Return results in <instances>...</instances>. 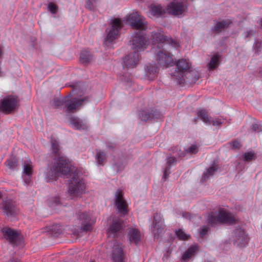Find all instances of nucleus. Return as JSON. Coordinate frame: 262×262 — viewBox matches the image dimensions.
Returning <instances> with one entry per match:
<instances>
[{
  "label": "nucleus",
  "instance_id": "obj_40",
  "mask_svg": "<svg viewBox=\"0 0 262 262\" xmlns=\"http://www.w3.org/2000/svg\"><path fill=\"white\" fill-rule=\"evenodd\" d=\"M6 166L10 169L13 170L16 165V160L15 157L10 158L5 163Z\"/></svg>",
  "mask_w": 262,
  "mask_h": 262
},
{
  "label": "nucleus",
  "instance_id": "obj_3",
  "mask_svg": "<svg viewBox=\"0 0 262 262\" xmlns=\"http://www.w3.org/2000/svg\"><path fill=\"white\" fill-rule=\"evenodd\" d=\"M208 222L212 226L217 224H225L230 225L236 223L237 219L226 209L220 207L217 210L216 215L214 212H211L209 214Z\"/></svg>",
  "mask_w": 262,
  "mask_h": 262
},
{
  "label": "nucleus",
  "instance_id": "obj_20",
  "mask_svg": "<svg viewBox=\"0 0 262 262\" xmlns=\"http://www.w3.org/2000/svg\"><path fill=\"white\" fill-rule=\"evenodd\" d=\"M160 113L156 111L151 110V111H143L140 114V118L142 120L147 121L154 119L160 118Z\"/></svg>",
  "mask_w": 262,
  "mask_h": 262
},
{
  "label": "nucleus",
  "instance_id": "obj_24",
  "mask_svg": "<svg viewBox=\"0 0 262 262\" xmlns=\"http://www.w3.org/2000/svg\"><path fill=\"white\" fill-rule=\"evenodd\" d=\"M166 13V10L161 5H153L150 8L149 13L154 17H159Z\"/></svg>",
  "mask_w": 262,
  "mask_h": 262
},
{
  "label": "nucleus",
  "instance_id": "obj_54",
  "mask_svg": "<svg viewBox=\"0 0 262 262\" xmlns=\"http://www.w3.org/2000/svg\"><path fill=\"white\" fill-rule=\"evenodd\" d=\"M197 121H198V119H194V122L195 123H196Z\"/></svg>",
  "mask_w": 262,
  "mask_h": 262
},
{
  "label": "nucleus",
  "instance_id": "obj_36",
  "mask_svg": "<svg viewBox=\"0 0 262 262\" xmlns=\"http://www.w3.org/2000/svg\"><path fill=\"white\" fill-rule=\"evenodd\" d=\"M96 158L98 163L99 165H103L106 160V156L104 152L99 151L97 152Z\"/></svg>",
  "mask_w": 262,
  "mask_h": 262
},
{
  "label": "nucleus",
  "instance_id": "obj_47",
  "mask_svg": "<svg viewBox=\"0 0 262 262\" xmlns=\"http://www.w3.org/2000/svg\"><path fill=\"white\" fill-rule=\"evenodd\" d=\"M208 227L206 226H203L200 231V235L201 237H203L206 235L207 232H208Z\"/></svg>",
  "mask_w": 262,
  "mask_h": 262
},
{
  "label": "nucleus",
  "instance_id": "obj_23",
  "mask_svg": "<svg viewBox=\"0 0 262 262\" xmlns=\"http://www.w3.org/2000/svg\"><path fill=\"white\" fill-rule=\"evenodd\" d=\"M123 222L120 220L114 221L110 226L108 229L109 235L111 234L115 235L122 229Z\"/></svg>",
  "mask_w": 262,
  "mask_h": 262
},
{
  "label": "nucleus",
  "instance_id": "obj_19",
  "mask_svg": "<svg viewBox=\"0 0 262 262\" xmlns=\"http://www.w3.org/2000/svg\"><path fill=\"white\" fill-rule=\"evenodd\" d=\"M112 259L114 262H123L124 255L122 246L119 244L115 245L113 248Z\"/></svg>",
  "mask_w": 262,
  "mask_h": 262
},
{
  "label": "nucleus",
  "instance_id": "obj_14",
  "mask_svg": "<svg viewBox=\"0 0 262 262\" xmlns=\"http://www.w3.org/2000/svg\"><path fill=\"white\" fill-rule=\"evenodd\" d=\"M140 59L138 52L134 51L125 57L124 65L128 68H134L139 63Z\"/></svg>",
  "mask_w": 262,
  "mask_h": 262
},
{
  "label": "nucleus",
  "instance_id": "obj_17",
  "mask_svg": "<svg viewBox=\"0 0 262 262\" xmlns=\"http://www.w3.org/2000/svg\"><path fill=\"white\" fill-rule=\"evenodd\" d=\"M153 232L155 236H159L164 230V226L160 214L156 213L154 215Z\"/></svg>",
  "mask_w": 262,
  "mask_h": 262
},
{
  "label": "nucleus",
  "instance_id": "obj_43",
  "mask_svg": "<svg viewBox=\"0 0 262 262\" xmlns=\"http://www.w3.org/2000/svg\"><path fill=\"white\" fill-rule=\"evenodd\" d=\"M97 0H86L85 7L86 9L93 10L95 9L94 3Z\"/></svg>",
  "mask_w": 262,
  "mask_h": 262
},
{
  "label": "nucleus",
  "instance_id": "obj_37",
  "mask_svg": "<svg viewBox=\"0 0 262 262\" xmlns=\"http://www.w3.org/2000/svg\"><path fill=\"white\" fill-rule=\"evenodd\" d=\"M176 234L179 239L182 241L188 240L190 238V235L186 234L182 229H178L176 231Z\"/></svg>",
  "mask_w": 262,
  "mask_h": 262
},
{
  "label": "nucleus",
  "instance_id": "obj_45",
  "mask_svg": "<svg viewBox=\"0 0 262 262\" xmlns=\"http://www.w3.org/2000/svg\"><path fill=\"white\" fill-rule=\"evenodd\" d=\"M59 204V197H55L52 198L49 201V205L51 207H53Z\"/></svg>",
  "mask_w": 262,
  "mask_h": 262
},
{
  "label": "nucleus",
  "instance_id": "obj_11",
  "mask_svg": "<svg viewBox=\"0 0 262 262\" xmlns=\"http://www.w3.org/2000/svg\"><path fill=\"white\" fill-rule=\"evenodd\" d=\"M123 191L121 190H118L116 193L115 204L118 211L123 214H128V205L126 202L123 199Z\"/></svg>",
  "mask_w": 262,
  "mask_h": 262
},
{
  "label": "nucleus",
  "instance_id": "obj_38",
  "mask_svg": "<svg viewBox=\"0 0 262 262\" xmlns=\"http://www.w3.org/2000/svg\"><path fill=\"white\" fill-rule=\"evenodd\" d=\"M67 102V98H65L64 99L56 98L54 99L52 103V106L53 108H55L62 105L64 103Z\"/></svg>",
  "mask_w": 262,
  "mask_h": 262
},
{
  "label": "nucleus",
  "instance_id": "obj_44",
  "mask_svg": "<svg viewBox=\"0 0 262 262\" xmlns=\"http://www.w3.org/2000/svg\"><path fill=\"white\" fill-rule=\"evenodd\" d=\"M24 182L27 185H31L32 183V174H23L22 175Z\"/></svg>",
  "mask_w": 262,
  "mask_h": 262
},
{
  "label": "nucleus",
  "instance_id": "obj_6",
  "mask_svg": "<svg viewBox=\"0 0 262 262\" xmlns=\"http://www.w3.org/2000/svg\"><path fill=\"white\" fill-rule=\"evenodd\" d=\"M151 40L153 44L157 45V47L159 49L161 48L163 43L168 44L176 48L179 47V42L176 39L164 35L162 31L153 32Z\"/></svg>",
  "mask_w": 262,
  "mask_h": 262
},
{
  "label": "nucleus",
  "instance_id": "obj_15",
  "mask_svg": "<svg viewBox=\"0 0 262 262\" xmlns=\"http://www.w3.org/2000/svg\"><path fill=\"white\" fill-rule=\"evenodd\" d=\"M1 232L3 238L11 245H15L16 243V230L6 227L3 228Z\"/></svg>",
  "mask_w": 262,
  "mask_h": 262
},
{
  "label": "nucleus",
  "instance_id": "obj_13",
  "mask_svg": "<svg viewBox=\"0 0 262 262\" xmlns=\"http://www.w3.org/2000/svg\"><path fill=\"white\" fill-rule=\"evenodd\" d=\"M67 102L65 105L66 111L69 113H73L82 105V102L88 101V97H84L79 99L74 98L70 101L67 98Z\"/></svg>",
  "mask_w": 262,
  "mask_h": 262
},
{
  "label": "nucleus",
  "instance_id": "obj_32",
  "mask_svg": "<svg viewBox=\"0 0 262 262\" xmlns=\"http://www.w3.org/2000/svg\"><path fill=\"white\" fill-rule=\"evenodd\" d=\"M92 59V55L86 50L82 51L80 56V61L83 64L88 63Z\"/></svg>",
  "mask_w": 262,
  "mask_h": 262
},
{
  "label": "nucleus",
  "instance_id": "obj_33",
  "mask_svg": "<svg viewBox=\"0 0 262 262\" xmlns=\"http://www.w3.org/2000/svg\"><path fill=\"white\" fill-rule=\"evenodd\" d=\"M216 170V168H215L214 166H210L209 168H208L207 170V171L203 173L201 178V181H205L209 177V176H212Z\"/></svg>",
  "mask_w": 262,
  "mask_h": 262
},
{
  "label": "nucleus",
  "instance_id": "obj_55",
  "mask_svg": "<svg viewBox=\"0 0 262 262\" xmlns=\"http://www.w3.org/2000/svg\"><path fill=\"white\" fill-rule=\"evenodd\" d=\"M74 235H78V233H76V232H74Z\"/></svg>",
  "mask_w": 262,
  "mask_h": 262
},
{
  "label": "nucleus",
  "instance_id": "obj_26",
  "mask_svg": "<svg viewBox=\"0 0 262 262\" xmlns=\"http://www.w3.org/2000/svg\"><path fill=\"white\" fill-rule=\"evenodd\" d=\"M129 241L132 243L138 244L140 241L141 234L140 231L137 229H131L129 231Z\"/></svg>",
  "mask_w": 262,
  "mask_h": 262
},
{
  "label": "nucleus",
  "instance_id": "obj_2",
  "mask_svg": "<svg viewBox=\"0 0 262 262\" xmlns=\"http://www.w3.org/2000/svg\"><path fill=\"white\" fill-rule=\"evenodd\" d=\"M177 70L171 75L172 79L179 84L185 82L189 83H195L199 79L196 73L191 70V64L188 60L181 59L176 62Z\"/></svg>",
  "mask_w": 262,
  "mask_h": 262
},
{
  "label": "nucleus",
  "instance_id": "obj_27",
  "mask_svg": "<svg viewBox=\"0 0 262 262\" xmlns=\"http://www.w3.org/2000/svg\"><path fill=\"white\" fill-rule=\"evenodd\" d=\"M232 23V21L230 19L217 22L214 27L213 31L220 32L222 30L227 28Z\"/></svg>",
  "mask_w": 262,
  "mask_h": 262
},
{
  "label": "nucleus",
  "instance_id": "obj_57",
  "mask_svg": "<svg viewBox=\"0 0 262 262\" xmlns=\"http://www.w3.org/2000/svg\"><path fill=\"white\" fill-rule=\"evenodd\" d=\"M2 196V194H1V193L0 192V198H1Z\"/></svg>",
  "mask_w": 262,
  "mask_h": 262
},
{
  "label": "nucleus",
  "instance_id": "obj_58",
  "mask_svg": "<svg viewBox=\"0 0 262 262\" xmlns=\"http://www.w3.org/2000/svg\"><path fill=\"white\" fill-rule=\"evenodd\" d=\"M91 262H94V261H91Z\"/></svg>",
  "mask_w": 262,
  "mask_h": 262
},
{
  "label": "nucleus",
  "instance_id": "obj_28",
  "mask_svg": "<svg viewBox=\"0 0 262 262\" xmlns=\"http://www.w3.org/2000/svg\"><path fill=\"white\" fill-rule=\"evenodd\" d=\"M196 115L205 124L210 125L211 118L208 116V112L206 110H200L196 112Z\"/></svg>",
  "mask_w": 262,
  "mask_h": 262
},
{
  "label": "nucleus",
  "instance_id": "obj_4",
  "mask_svg": "<svg viewBox=\"0 0 262 262\" xmlns=\"http://www.w3.org/2000/svg\"><path fill=\"white\" fill-rule=\"evenodd\" d=\"M85 185L82 180L79 178L78 173H73L69 184V193L72 199L81 195L85 189Z\"/></svg>",
  "mask_w": 262,
  "mask_h": 262
},
{
  "label": "nucleus",
  "instance_id": "obj_22",
  "mask_svg": "<svg viewBox=\"0 0 262 262\" xmlns=\"http://www.w3.org/2000/svg\"><path fill=\"white\" fill-rule=\"evenodd\" d=\"M70 123L74 128L78 130H84L87 128L86 124L78 118L72 116L69 118Z\"/></svg>",
  "mask_w": 262,
  "mask_h": 262
},
{
  "label": "nucleus",
  "instance_id": "obj_41",
  "mask_svg": "<svg viewBox=\"0 0 262 262\" xmlns=\"http://www.w3.org/2000/svg\"><path fill=\"white\" fill-rule=\"evenodd\" d=\"M48 10L52 14H55L57 12L58 7L55 4L51 2L48 4Z\"/></svg>",
  "mask_w": 262,
  "mask_h": 262
},
{
  "label": "nucleus",
  "instance_id": "obj_9",
  "mask_svg": "<svg viewBox=\"0 0 262 262\" xmlns=\"http://www.w3.org/2000/svg\"><path fill=\"white\" fill-rule=\"evenodd\" d=\"M156 59L159 65L164 68L172 66L174 63L172 55L164 50L157 51Z\"/></svg>",
  "mask_w": 262,
  "mask_h": 262
},
{
  "label": "nucleus",
  "instance_id": "obj_51",
  "mask_svg": "<svg viewBox=\"0 0 262 262\" xmlns=\"http://www.w3.org/2000/svg\"><path fill=\"white\" fill-rule=\"evenodd\" d=\"M169 168L166 167L165 170L163 173V178L166 179L167 177H168V174H167V171L169 170Z\"/></svg>",
  "mask_w": 262,
  "mask_h": 262
},
{
  "label": "nucleus",
  "instance_id": "obj_18",
  "mask_svg": "<svg viewBox=\"0 0 262 262\" xmlns=\"http://www.w3.org/2000/svg\"><path fill=\"white\" fill-rule=\"evenodd\" d=\"M146 77L148 80L152 81L157 78L159 74V69L154 64L147 65L145 68Z\"/></svg>",
  "mask_w": 262,
  "mask_h": 262
},
{
  "label": "nucleus",
  "instance_id": "obj_5",
  "mask_svg": "<svg viewBox=\"0 0 262 262\" xmlns=\"http://www.w3.org/2000/svg\"><path fill=\"white\" fill-rule=\"evenodd\" d=\"M142 30L136 32L130 40L132 49L137 52L144 51L148 45V40L146 39Z\"/></svg>",
  "mask_w": 262,
  "mask_h": 262
},
{
  "label": "nucleus",
  "instance_id": "obj_1",
  "mask_svg": "<svg viewBox=\"0 0 262 262\" xmlns=\"http://www.w3.org/2000/svg\"><path fill=\"white\" fill-rule=\"evenodd\" d=\"M51 144L52 152L56 158H57V161L53 166L48 168L46 174L47 182L56 180L60 174L67 176L73 170L71 162L61 154L58 142L55 139H52Z\"/></svg>",
  "mask_w": 262,
  "mask_h": 262
},
{
  "label": "nucleus",
  "instance_id": "obj_31",
  "mask_svg": "<svg viewBox=\"0 0 262 262\" xmlns=\"http://www.w3.org/2000/svg\"><path fill=\"white\" fill-rule=\"evenodd\" d=\"M3 210L5 213L7 215H11L14 210V206L11 201L4 202Z\"/></svg>",
  "mask_w": 262,
  "mask_h": 262
},
{
  "label": "nucleus",
  "instance_id": "obj_29",
  "mask_svg": "<svg viewBox=\"0 0 262 262\" xmlns=\"http://www.w3.org/2000/svg\"><path fill=\"white\" fill-rule=\"evenodd\" d=\"M197 246H191L183 254L182 257V260L186 261H187L190 257L194 255L195 252L198 250Z\"/></svg>",
  "mask_w": 262,
  "mask_h": 262
},
{
  "label": "nucleus",
  "instance_id": "obj_50",
  "mask_svg": "<svg viewBox=\"0 0 262 262\" xmlns=\"http://www.w3.org/2000/svg\"><path fill=\"white\" fill-rule=\"evenodd\" d=\"M252 129L254 131H259V126L257 124H254L252 125Z\"/></svg>",
  "mask_w": 262,
  "mask_h": 262
},
{
  "label": "nucleus",
  "instance_id": "obj_21",
  "mask_svg": "<svg viewBox=\"0 0 262 262\" xmlns=\"http://www.w3.org/2000/svg\"><path fill=\"white\" fill-rule=\"evenodd\" d=\"M237 242L240 247L245 246L249 242V237L246 234L245 231L240 229H237L235 232Z\"/></svg>",
  "mask_w": 262,
  "mask_h": 262
},
{
  "label": "nucleus",
  "instance_id": "obj_46",
  "mask_svg": "<svg viewBox=\"0 0 262 262\" xmlns=\"http://www.w3.org/2000/svg\"><path fill=\"white\" fill-rule=\"evenodd\" d=\"M229 144L232 149H238L241 147V143L236 140L230 142Z\"/></svg>",
  "mask_w": 262,
  "mask_h": 262
},
{
  "label": "nucleus",
  "instance_id": "obj_16",
  "mask_svg": "<svg viewBox=\"0 0 262 262\" xmlns=\"http://www.w3.org/2000/svg\"><path fill=\"white\" fill-rule=\"evenodd\" d=\"M186 7L182 3H171L167 8L169 14L179 15L182 14L185 10Z\"/></svg>",
  "mask_w": 262,
  "mask_h": 262
},
{
  "label": "nucleus",
  "instance_id": "obj_34",
  "mask_svg": "<svg viewBox=\"0 0 262 262\" xmlns=\"http://www.w3.org/2000/svg\"><path fill=\"white\" fill-rule=\"evenodd\" d=\"M220 56L218 55H214L211 59L210 63L208 64V67L210 70L215 69L219 63Z\"/></svg>",
  "mask_w": 262,
  "mask_h": 262
},
{
  "label": "nucleus",
  "instance_id": "obj_53",
  "mask_svg": "<svg viewBox=\"0 0 262 262\" xmlns=\"http://www.w3.org/2000/svg\"><path fill=\"white\" fill-rule=\"evenodd\" d=\"M2 49H1V47H0V57H1V56L2 55Z\"/></svg>",
  "mask_w": 262,
  "mask_h": 262
},
{
  "label": "nucleus",
  "instance_id": "obj_52",
  "mask_svg": "<svg viewBox=\"0 0 262 262\" xmlns=\"http://www.w3.org/2000/svg\"><path fill=\"white\" fill-rule=\"evenodd\" d=\"M179 147L176 146L173 148H171L172 150L173 151V152L174 153L175 152H177L179 150Z\"/></svg>",
  "mask_w": 262,
  "mask_h": 262
},
{
  "label": "nucleus",
  "instance_id": "obj_10",
  "mask_svg": "<svg viewBox=\"0 0 262 262\" xmlns=\"http://www.w3.org/2000/svg\"><path fill=\"white\" fill-rule=\"evenodd\" d=\"M126 20L130 23V26L134 29L137 30H145L146 24L142 16L138 12H133L126 16Z\"/></svg>",
  "mask_w": 262,
  "mask_h": 262
},
{
  "label": "nucleus",
  "instance_id": "obj_42",
  "mask_svg": "<svg viewBox=\"0 0 262 262\" xmlns=\"http://www.w3.org/2000/svg\"><path fill=\"white\" fill-rule=\"evenodd\" d=\"M225 119L223 118H215L213 120H211V124L214 126H220L225 123Z\"/></svg>",
  "mask_w": 262,
  "mask_h": 262
},
{
  "label": "nucleus",
  "instance_id": "obj_49",
  "mask_svg": "<svg viewBox=\"0 0 262 262\" xmlns=\"http://www.w3.org/2000/svg\"><path fill=\"white\" fill-rule=\"evenodd\" d=\"M182 216L186 219H191V214L188 212H183L182 213Z\"/></svg>",
  "mask_w": 262,
  "mask_h": 262
},
{
  "label": "nucleus",
  "instance_id": "obj_8",
  "mask_svg": "<svg viewBox=\"0 0 262 262\" xmlns=\"http://www.w3.org/2000/svg\"><path fill=\"white\" fill-rule=\"evenodd\" d=\"M16 106V100L13 95L6 96L0 101V112L5 114L12 113L15 110Z\"/></svg>",
  "mask_w": 262,
  "mask_h": 262
},
{
  "label": "nucleus",
  "instance_id": "obj_12",
  "mask_svg": "<svg viewBox=\"0 0 262 262\" xmlns=\"http://www.w3.org/2000/svg\"><path fill=\"white\" fill-rule=\"evenodd\" d=\"M79 219L81 222L80 230L82 231L88 232L93 229L95 223V220L92 219L90 215L85 212L79 214Z\"/></svg>",
  "mask_w": 262,
  "mask_h": 262
},
{
  "label": "nucleus",
  "instance_id": "obj_39",
  "mask_svg": "<svg viewBox=\"0 0 262 262\" xmlns=\"http://www.w3.org/2000/svg\"><path fill=\"white\" fill-rule=\"evenodd\" d=\"M17 249H23L25 245L24 238L22 234L17 231Z\"/></svg>",
  "mask_w": 262,
  "mask_h": 262
},
{
  "label": "nucleus",
  "instance_id": "obj_7",
  "mask_svg": "<svg viewBox=\"0 0 262 262\" xmlns=\"http://www.w3.org/2000/svg\"><path fill=\"white\" fill-rule=\"evenodd\" d=\"M110 24L111 28L109 30H106L107 34L105 42L111 43L119 37V32L122 27V23L120 19L115 18L111 20Z\"/></svg>",
  "mask_w": 262,
  "mask_h": 262
},
{
  "label": "nucleus",
  "instance_id": "obj_25",
  "mask_svg": "<svg viewBox=\"0 0 262 262\" xmlns=\"http://www.w3.org/2000/svg\"><path fill=\"white\" fill-rule=\"evenodd\" d=\"M199 151L198 147L196 145L192 144L184 151L179 150L178 155L179 157L182 158L186 156L187 154L192 155L196 154Z\"/></svg>",
  "mask_w": 262,
  "mask_h": 262
},
{
  "label": "nucleus",
  "instance_id": "obj_30",
  "mask_svg": "<svg viewBox=\"0 0 262 262\" xmlns=\"http://www.w3.org/2000/svg\"><path fill=\"white\" fill-rule=\"evenodd\" d=\"M33 165L31 160H28L24 162L23 174H33Z\"/></svg>",
  "mask_w": 262,
  "mask_h": 262
},
{
  "label": "nucleus",
  "instance_id": "obj_56",
  "mask_svg": "<svg viewBox=\"0 0 262 262\" xmlns=\"http://www.w3.org/2000/svg\"><path fill=\"white\" fill-rule=\"evenodd\" d=\"M261 26L262 27V19H261Z\"/></svg>",
  "mask_w": 262,
  "mask_h": 262
},
{
  "label": "nucleus",
  "instance_id": "obj_48",
  "mask_svg": "<svg viewBox=\"0 0 262 262\" xmlns=\"http://www.w3.org/2000/svg\"><path fill=\"white\" fill-rule=\"evenodd\" d=\"M176 162V159L173 157H169L167 159V164L170 166Z\"/></svg>",
  "mask_w": 262,
  "mask_h": 262
},
{
  "label": "nucleus",
  "instance_id": "obj_59",
  "mask_svg": "<svg viewBox=\"0 0 262 262\" xmlns=\"http://www.w3.org/2000/svg\"><path fill=\"white\" fill-rule=\"evenodd\" d=\"M14 262H15V261H14Z\"/></svg>",
  "mask_w": 262,
  "mask_h": 262
},
{
  "label": "nucleus",
  "instance_id": "obj_35",
  "mask_svg": "<svg viewBox=\"0 0 262 262\" xmlns=\"http://www.w3.org/2000/svg\"><path fill=\"white\" fill-rule=\"evenodd\" d=\"M256 158V155L253 151L246 152L243 156V160L246 162L255 160Z\"/></svg>",
  "mask_w": 262,
  "mask_h": 262
}]
</instances>
